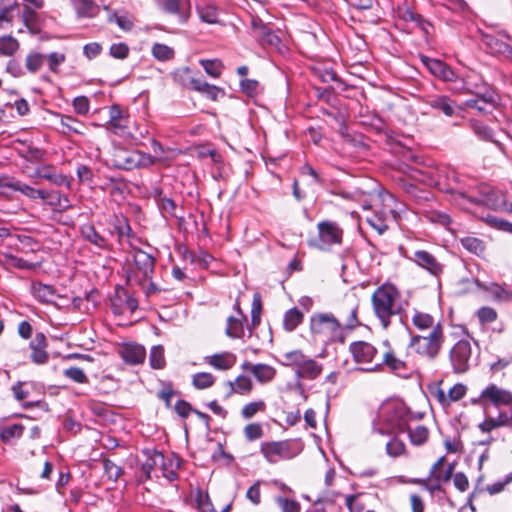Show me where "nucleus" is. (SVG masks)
<instances>
[{
	"mask_svg": "<svg viewBox=\"0 0 512 512\" xmlns=\"http://www.w3.org/2000/svg\"><path fill=\"white\" fill-rule=\"evenodd\" d=\"M371 302L374 315L385 330L391 325L392 318L401 315L404 310L401 304V292L391 283L379 286L373 292Z\"/></svg>",
	"mask_w": 512,
	"mask_h": 512,
	"instance_id": "obj_1",
	"label": "nucleus"
},
{
	"mask_svg": "<svg viewBox=\"0 0 512 512\" xmlns=\"http://www.w3.org/2000/svg\"><path fill=\"white\" fill-rule=\"evenodd\" d=\"M155 263L156 259L151 254L136 249L133 253V265L126 271L128 284L141 286L148 296L156 293L158 288L150 281L155 271Z\"/></svg>",
	"mask_w": 512,
	"mask_h": 512,
	"instance_id": "obj_2",
	"label": "nucleus"
},
{
	"mask_svg": "<svg viewBox=\"0 0 512 512\" xmlns=\"http://www.w3.org/2000/svg\"><path fill=\"white\" fill-rule=\"evenodd\" d=\"M310 332L324 343H344L346 339L340 320L332 313H314L310 318Z\"/></svg>",
	"mask_w": 512,
	"mask_h": 512,
	"instance_id": "obj_3",
	"label": "nucleus"
},
{
	"mask_svg": "<svg viewBox=\"0 0 512 512\" xmlns=\"http://www.w3.org/2000/svg\"><path fill=\"white\" fill-rule=\"evenodd\" d=\"M445 335L440 322L428 335H411L409 348L429 361L435 360L444 345Z\"/></svg>",
	"mask_w": 512,
	"mask_h": 512,
	"instance_id": "obj_4",
	"label": "nucleus"
},
{
	"mask_svg": "<svg viewBox=\"0 0 512 512\" xmlns=\"http://www.w3.org/2000/svg\"><path fill=\"white\" fill-rule=\"evenodd\" d=\"M157 161L155 156L138 150L130 151L124 148H114L111 153L110 163L113 167L122 170L148 168Z\"/></svg>",
	"mask_w": 512,
	"mask_h": 512,
	"instance_id": "obj_5",
	"label": "nucleus"
},
{
	"mask_svg": "<svg viewBox=\"0 0 512 512\" xmlns=\"http://www.w3.org/2000/svg\"><path fill=\"white\" fill-rule=\"evenodd\" d=\"M283 357L284 364L293 367L298 378L314 380L322 373V364L306 356L300 350L287 352Z\"/></svg>",
	"mask_w": 512,
	"mask_h": 512,
	"instance_id": "obj_6",
	"label": "nucleus"
},
{
	"mask_svg": "<svg viewBox=\"0 0 512 512\" xmlns=\"http://www.w3.org/2000/svg\"><path fill=\"white\" fill-rule=\"evenodd\" d=\"M421 62L429 70V72L436 78L444 81L453 83L452 90L454 92L465 94L469 93L470 90L465 87L464 80L460 78L455 71L445 62L439 59L430 58L425 55L420 56Z\"/></svg>",
	"mask_w": 512,
	"mask_h": 512,
	"instance_id": "obj_7",
	"label": "nucleus"
},
{
	"mask_svg": "<svg viewBox=\"0 0 512 512\" xmlns=\"http://www.w3.org/2000/svg\"><path fill=\"white\" fill-rule=\"evenodd\" d=\"M379 417L389 433L398 435L408 430L406 408L399 403H387L380 408Z\"/></svg>",
	"mask_w": 512,
	"mask_h": 512,
	"instance_id": "obj_8",
	"label": "nucleus"
},
{
	"mask_svg": "<svg viewBox=\"0 0 512 512\" xmlns=\"http://www.w3.org/2000/svg\"><path fill=\"white\" fill-rule=\"evenodd\" d=\"M318 237L311 245L321 251H330L332 245H341L343 230L336 222L321 221L317 224Z\"/></svg>",
	"mask_w": 512,
	"mask_h": 512,
	"instance_id": "obj_9",
	"label": "nucleus"
},
{
	"mask_svg": "<svg viewBox=\"0 0 512 512\" xmlns=\"http://www.w3.org/2000/svg\"><path fill=\"white\" fill-rule=\"evenodd\" d=\"M349 351L353 356V360L358 364H368L369 367L363 368L365 371H377L376 362L380 361L381 355L371 343L366 341L352 342Z\"/></svg>",
	"mask_w": 512,
	"mask_h": 512,
	"instance_id": "obj_10",
	"label": "nucleus"
},
{
	"mask_svg": "<svg viewBox=\"0 0 512 512\" xmlns=\"http://www.w3.org/2000/svg\"><path fill=\"white\" fill-rule=\"evenodd\" d=\"M472 355L471 343L468 340H459L454 344L449 352V360L456 374H462L468 371Z\"/></svg>",
	"mask_w": 512,
	"mask_h": 512,
	"instance_id": "obj_11",
	"label": "nucleus"
},
{
	"mask_svg": "<svg viewBox=\"0 0 512 512\" xmlns=\"http://www.w3.org/2000/svg\"><path fill=\"white\" fill-rule=\"evenodd\" d=\"M487 402L496 407L501 405L509 406L512 404V393L509 390L498 387L496 384H490L481 392L478 399L472 400V403H481L484 408Z\"/></svg>",
	"mask_w": 512,
	"mask_h": 512,
	"instance_id": "obj_12",
	"label": "nucleus"
},
{
	"mask_svg": "<svg viewBox=\"0 0 512 512\" xmlns=\"http://www.w3.org/2000/svg\"><path fill=\"white\" fill-rule=\"evenodd\" d=\"M383 344L387 346L388 349L381 354L380 361L376 362L378 370L385 365L390 372L398 376L407 377L410 374L411 369L406 361L396 356L395 352L390 349L388 341H385Z\"/></svg>",
	"mask_w": 512,
	"mask_h": 512,
	"instance_id": "obj_13",
	"label": "nucleus"
},
{
	"mask_svg": "<svg viewBox=\"0 0 512 512\" xmlns=\"http://www.w3.org/2000/svg\"><path fill=\"white\" fill-rule=\"evenodd\" d=\"M260 452L269 463H276L281 459L292 457L290 443L287 440L263 442L260 446Z\"/></svg>",
	"mask_w": 512,
	"mask_h": 512,
	"instance_id": "obj_14",
	"label": "nucleus"
},
{
	"mask_svg": "<svg viewBox=\"0 0 512 512\" xmlns=\"http://www.w3.org/2000/svg\"><path fill=\"white\" fill-rule=\"evenodd\" d=\"M358 314V303L355 299L346 300L338 308V319L342 326V332L344 330H353L360 325L357 317Z\"/></svg>",
	"mask_w": 512,
	"mask_h": 512,
	"instance_id": "obj_15",
	"label": "nucleus"
},
{
	"mask_svg": "<svg viewBox=\"0 0 512 512\" xmlns=\"http://www.w3.org/2000/svg\"><path fill=\"white\" fill-rule=\"evenodd\" d=\"M159 5L165 13L177 15L180 23L188 22L191 15L189 0H159Z\"/></svg>",
	"mask_w": 512,
	"mask_h": 512,
	"instance_id": "obj_16",
	"label": "nucleus"
},
{
	"mask_svg": "<svg viewBox=\"0 0 512 512\" xmlns=\"http://www.w3.org/2000/svg\"><path fill=\"white\" fill-rule=\"evenodd\" d=\"M414 262L421 268L427 270L431 275L439 276L443 273L444 265L434 255L425 250H418L414 253Z\"/></svg>",
	"mask_w": 512,
	"mask_h": 512,
	"instance_id": "obj_17",
	"label": "nucleus"
},
{
	"mask_svg": "<svg viewBox=\"0 0 512 512\" xmlns=\"http://www.w3.org/2000/svg\"><path fill=\"white\" fill-rule=\"evenodd\" d=\"M119 354L125 363L131 365L141 364L146 358V350L139 344H125Z\"/></svg>",
	"mask_w": 512,
	"mask_h": 512,
	"instance_id": "obj_18",
	"label": "nucleus"
},
{
	"mask_svg": "<svg viewBox=\"0 0 512 512\" xmlns=\"http://www.w3.org/2000/svg\"><path fill=\"white\" fill-rule=\"evenodd\" d=\"M242 368L251 372L260 383H268L272 381L276 375L275 368L268 364L244 362Z\"/></svg>",
	"mask_w": 512,
	"mask_h": 512,
	"instance_id": "obj_19",
	"label": "nucleus"
},
{
	"mask_svg": "<svg viewBox=\"0 0 512 512\" xmlns=\"http://www.w3.org/2000/svg\"><path fill=\"white\" fill-rule=\"evenodd\" d=\"M47 340L42 332L35 335L34 339L30 343L32 350L31 359L36 364H44L48 361L49 355L46 351Z\"/></svg>",
	"mask_w": 512,
	"mask_h": 512,
	"instance_id": "obj_20",
	"label": "nucleus"
},
{
	"mask_svg": "<svg viewBox=\"0 0 512 512\" xmlns=\"http://www.w3.org/2000/svg\"><path fill=\"white\" fill-rule=\"evenodd\" d=\"M144 453L146 454L147 459L141 465V472L144 479L147 480L151 478V473L155 467L166 465V458L162 452L157 450H146Z\"/></svg>",
	"mask_w": 512,
	"mask_h": 512,
	"instance_id": "obj_21",
	"label": "nucleus"
},
{
	"mask_svg": "<svg viewBox=\"0 0 512 512\" xmlns=\"http://www.w3.org/2000/svg\"><path fill=\"white\" fill-rule=\"evenodd\" d=\"M112 307L115 313H117L118 309H121L122 307L130 312H134L138 307V303L137 300L127 292V290L124 288H117L115 298L112 302Z\"/></svg>",
	"mask_w": 512,
	"mask_h": 512,
	"instance_id": "obj_22",
	"label": "nucleus"
},
{
	"mask_svg": "<svg viewBox=\"0 0 512 512\" xmlns=\"http://www.w3.org/2000/svg\"><path fill=\"white\" fill-rule=\"evenodd\" d=\"M34 176L41 179H46L57 186H69L68 178L62 174H57L52 165H45L35 170Z\"/></svg>",
	"mask_w": 512,
	"mask_h": 512,
	"instance_id": "obj_23",
	"label": "nucleus"
},
{
	"mask_svg": "<svg viewBox=\"0 0 512 512\" xmlns=\"http://www.w3.org/2000/svg\"><path fill=\"white\" fill-rule=\"evenodd\" d=\"M205 362L218 370H228L236 363V356L230 352L217 353L205 357Z\"/></svg>",
	"mask_w": 512,
	"mask_h": 512,
	"instance_id": "obj_24",
	"label": "nucleus"
},
{
	"mask_svg": "<svg viewBox=\"0 0 512 512\" xmlns=\"http://www.w3.org/2000/svg\"><path fill=\"white\" fill-rule=\"evenodd\" d=\"M456 195H457V197L467 199L472 204H476V205L485 204L495 210L501 208L502 206H505V211L507 213L512 214V203L507 204L504 200H502L501 203H498L497 201L492 200V198L494 196L493 192L486 193L485 199H483V200H479V199L467 196L464 192H460V191L456 192Z\"/></svg>",
	"mask_w": 512,
	"mask_h": 512,
	"instance_id": "obj_25",
	"label": "nucleus"
},
{
	"mask_svg": "<svg viewBox=\"0 0 512 512\" xmlns=\"http://www.w3.org/2000/svg\"><path fill=\"white\" fill-rule=\"evenodd\" d=\"M471 128H472L473 132L481 140L490 141V142L494 143L496 145V147L503 154H506L505 146L501 142L493 139V131H492V129L489 126L485 125L484 123H482L480 121H472L471 122Z\"/></svg>",
	"mask_w": 512,
	"mask_h": 512,
	"instance_id": "obj_26",
	"label": "nucleus"
},
{
	"mask_svg": "<svg viewBox=\"0 0 512 512\" xmlns=\"http://www.w3.org/2000/svg\"><path fill=\"white\" fill-rule=\"evenodd\" d=\"M81 236L100 249H107L108 242L101 236L92 224H84L80 228Z\"/></svg>",
	"mask_w": 512,
	"mask_h": 512,
	"instance_id": "obj_27",
	"label": "nucleus"
},
{
	"mask_svg": "<svg viewBox=\"0 0 512 512\" xmlns=\"http://www.w3.org/2000/svg\"><path fill=\"white\" fill-rule=\"evenodd\" d=\"M192 89L195 91L200 92L201 94L205 95L207 98L215 101L218 99V95L220 92H222V89L209 84L208 82L200 79V78H192L191 81Z\"/></svg>",
	"mask_w": 512,
	"mask_h": 512,
	"instance_id": "obj_28",
	"label": "nucleus"
},
{
	"mask_svg": "<svg viewBox=\"0 0 512 512\" xmlns=\"http://www.w3.org/2000/svg\"><path fill=\"white\" fill-rule=\"evenodd\" d=\"M503 426L511 427V419H508L505 412H500L497 418L487 417L478 427L482 432L489 433L493 429Z\"/></svg>",
	"mask_w": 512,
	"mask_h": 512,
	"instance_id": "obj_29",
	"label": "nucleus"
},
{
	"mask_svg": "<svg viewBox=\"0 0 512 512\" xmlns=\"http://www.w3.org/2000/svg\"><path fill=\"white\" fill-rule=\"evenodd\" d=\"M460 243L464 249H466L468 252L478 256L483 257L486 251V246L483 240L473 237V236H466L461 238Z\"/></svg>",
	"mask_w": 512,
	"mask_h": 512,
	"instance_id": "obj_30",
	"label": "nucleus"
},
{
	"mask_svg": "<svg viewBox=\"0 0 512 512\" xmlns=\"http://www.w3.org/2000/svg\"><path fill=\"white\" fill-rule=\"evenodd\" d=\"M304 315L296 307L287 310L283 317V328L287 332L294 331L303 322Z\"/></svg>",
	"mask_w": 512,
	"mask_h": 512,
	"instance_id": "obj_31",
	"label": "nucleus"
},
{
	"mask_svg": "<svg viewBox=\"0 0 512 512\" xmlns=\"http://www.w3.org/2000/svg\"><path fill=\"white\" fill-rule=\"evenodd\" d=\"M246 320V316H243V318L228 317L226 335L230 338H242L244 336V321Z\"/></svg>",
	"mask_w": 512,
	"mask_h": 512,
	"instance_id": "obj_32",
	"label": "nucleus"
},
{
	"mask_svg": "<svg viewBox=\"0 0 512 512\" xmlns=\"http://www.w3.org/2000/svg\"><path fill=\"white\" fill-rule=\"evenodd\" d=\"M32 291L34 296L41 302L50 303L53 301L55 296V289L51 285L43 283H34L32 285Z\"/></svg>",
	"mask_w": 512,
	"mask_h": 512,
	"instance_id": "obj_33",
	"label": "nucleus"
},
{
	"mask_svg": "<svg viewBox=\"0 0 512 512\" xmlns=\"http://www.w3.org/2000/svg\"><path fill=\"white\" fill-rule=\"evenodd\" d=\"M413 325L419 330L434 329L436 326L434 317L428 313L415 310L412 316Z\"/></svg>",
	"mask_w": 512,
	"mask_h": 512,
	"instance_id": "obj_34",
	"label": "nucleus"
},
{
	"mask_svg": "<svg viewBox=\"0 0 512 512\" xmlns=\"http://www.w3.org/2000/svg\"><path fill=\"white\" fill-rule=\"evenodd\" d=\"M25 430V426L19 423L8 425L0 430V438L3 442L8 443L13 439L20 438Z\"/></svg>",
	"mask_w": 512,
	"mask_h": 512,
	"instance_id": "obj_35",
	"label": "nucleus"
},
{
	"mask_svg": "<svg viewBox=\"0 0 512 512\" xmlns=\"http://www.w3.org/2000/svg\"><path fill=\"white\" fill-rule=\"evenodd\" d=\"M22 19L25 26L31 33L36 34L40 32L38 14L35 12V10L29 6H25L22 13Z\"/></svg>",
	"mask_w": 512,
	"mask_h": 512,
	"instance_id": "obj_36",
	"label": "nucleus"
},
{
	"mask_svg": "<svg viewBox=\"0 0 512 512\" xmlns=\"http://www.w3.org/2000/svg\"><path fill=\"white\" fill-rule=\"evenodd\" d=\"M386 453L392 458L406 455V445L397 437V435L394 434V436L386 444Z\"/></svg>",
	"mask_w": 512,
	"mask_h": 512,
	"instance_id": "obj_37",
	"label": "nucleus"
},
{
	"mask_svg": "<svg viewBox=\"0 0 512 512\" xmlns=\"http://www.w3.org/2000/svg\"><path fill=\"white\" fill-rule=\"evenodd\" d=\"M46 200L48 204L58 211H66L71 205L67 196L61 195L59 192H47Z\"/></svg>",
	"mask_w": 512,
	"mask_h": 512,
	"instance_id": "obj_38",
	"label": "nucleus"
},
{
	"mask_svg": "<svg viewBox=\"0 0 512 512\" xmlns=\"http://www.w3.org/2000/svg\"><path fill=\"white\" fill-rule=\"evenodd\" d=\"M256 36L263 44L270 46H277L280 43V38L264 23L259 24V32Z\"/></svg>",
	"mask_w": 512,
	"mask_h": 512,
	"instance_id": "obj_39",
	"label": "nucleus"
},
{
	"mask_svg": "<svg viewBox=\"0 0 512 512\" xmlns=\"http://www.w3.org/2000/svg\"><path fill=\"white\" fill-rule=\"evenodd\" d=\"M46 61V55L39 52H30L25 59V67L30 73H36Z\"/></svg>",
	"mask_w": 512,
	"mask_h": 512,
	"instance_id": "obj_40",
	"label": "nucleus"
},
{
	"mask_svg": "<svg viewBox=\"0 0 512 512\" xmlns=\"http://www.w3.org/2000/svg\"><path fill=\"white\" fill-rule=\"evenodd\" d=\"M432 108L442 111L446 116L454 114V107L451 100L447 96H437L429 101Z\"/></svg>",
	"mask_w": 512,
	"mask_h": 512,
	"instance_id": "obj_41",
	"label": "nucleus"
},
{
	"mask_svg": "<svg viewBox=\"0 0 512 512\" xmlns=\"http://www.w3.org/2000/svg\"><path fill=\"white\" fill-rule=\"evenodd\" d=\"M232 392L238 394H249L253 389V383L250 378L240 375L235 379V382H229Z\"/></svg>",
	"mask_w": 512,
	"mask_h": 512,
	"instance_id": "obj_42",
	"label": "nucleus"
},
{
	"mask_svg": "<svg viewBox=\"0 0 512 512\" xmlns=\"http://www.w3.org/2000/svg\"><path fill=\"white\" fill-rule=\"evenodd\" d=\"M19 42L11 36L0 38V55L13 56L19 49Z\"/></svg>",
	"mask_w": 512,
	"mask_h": 512,
	"instance_id": "obj_43",
	"label": "nucleus"
},
{
	"mask_svg": "<svg viewBox=\"0 0 512 512\" xmlns=\"http://www.w3.org/2000/svg\"><path fill=\"white\" fill-rule=\"evenodd\" d=\"M266 410V403L263 400L247 403L241 409V416L245 420L253 418L257 413L264 412Z\"/></svg>",
	"mask_w": 512,
	"mask_h": 512,
	"instance_id": "obj_44",
	"label": "nucleus"
},
{
	"mask_svg": "<svg viewBox=\"0 0 512 512\" xmlns=\"http://www.w3.org/2000/svg\"><path fill=\"white\" fill-rule=\"evenodd\" d=\"M407 431L409 433L410 441L413 445L420 446L423 445L428 440L429 431L423 425H419L414 429L408 428Z\"/></svg>",
	"mask_w": 512,
	"mask_h": 512,
	"instance_id": "obj_45",
	"label": "nucleus"
},
{
	"mask_svg": "<svg viewBox=\"0 0 512 512\" xmlns=\"http://www.w3.org/2000/svg\"><path fill=\"white\" fill-rule=\"evenodd\" d=\"M197 12L203 22L208 24L217 22L218 13L216 7L212 5L197 6Z\"/></svg>",
	"mask_w": 512,
	"mask_h": 512,
	"instance_id": "obj_46",
	"label": "nucleus"
},
{
	"mask_svg": "<svg viewBox=\"0 0 512 512\" xmlns=\"http://www.w3.org/2000/svg\"><path fill=\"white\" fill-rule=\"evenodd\" d=\"M201 66L204 68L205 72L214 77L218 78L221 75L223 64L219 59H206V60H200Z\"/></svg>",
	"mask_w": 512,
	"mask_h": 512,
	"instance_id": "obj_47",
	"label": "nucleus"
},
{
	"mask_svg": "<svg viewBox=\"0 0 512 512\" xmlns=\"http://www.w3.org/2000/svg\"><path fill=\"white\" fill-rule=\"evenodd\" d=\"M150 365L153 369H162L166 365L164 349L162 346H154L150 352Z\"/></svg>",
	"mask_w": 512,
	"mask_h": 512,
	"instance_id": "obj_48",
	"label": "nucleus"
},
{
	"mask_svg": "<svg viewBox=\"0 0 512 512\" xmlns=\"http://www.w3.org/2000/svg\"><path fill=\"white\" fill-rule=\"evenodd\" d=\"M60 124L64 129H66L69 132H74L77 134L83 133L84 124L72 116H61Z\"/></svg>",
	"mask_w": 512,
	"mask_h": 512,
	"instance_id": "obj_49",
	"label": "nucleus"
},
{
	"mask_svg": "<svg viewBox=\"0 0 512 512\" xmlns=\"http://www.w3.org/2000/svg\"><path fill=\"white\" fill-rule=\"evenodd\" d=\"M152 55L160 61H167L173 58L174 50L165 44L155 43L152 46Z\"/></svg>",
	"mask_w": 512,
	"mask_h": 512,
	"instance_id": "obj_50",
	"label": "nucleus"
},
{
	"mask_svg": "<svg viewBox=\"0 0 512 512\" xmlns=\"http://www.w3.org/2000/svg\"><path fill=\"white\" fill-rule=\"evenodd\" d=\"M193 385L197 389H206L215 382V377L211 373L201 372L193 376Z\"/></svg>",
	"mask_w": 512,
	"mask_h": 512,
	"instance_id": "obj_51",
	"label": "nucleus"
},
{
	"mask_svg": "<svg viewBox=\"0 0 512 512\" xmlns=\"http://www.w3.org/2000/svg\"><path fill=\"white\" fill-rule=\"evenodd\" d=\"M276 504L280 507L282 512H300L301 505L298 501L288 499L283 496L275 497Z\"/></svg>",
	"mask_w": 512,
	"mask_h": 512,
	"instance_id": "obj_52",
	"label": "nucleus"
},
{
	"mask_svg": "<svg viewBox=\"0 0 512 512\" xmlns=\"http://www.w3.org/2000/svg\"><path fill=\"white\" fill-rule=\"evenodd\" d=\"M18 192H21L26 197L35 200V199H42L46 200L47 197V191L35 189L27 184H24L20 181V184L18 186Z\"/></svg>",
	"mask_w": 512,
	"mask_h": 512,
	"instance_id": "obj_53",
	"label": "nucleus"
},
{
	"mask_svg": "<svg viewBox=\"0 0 512 512\" xmlns=\"http://www.w3.org/2000/svg\"><path fill=\"white\" fill-rule=\"evenodd\" d=\"M114 230L118 236L119 241H121V239L124 237L130 238L133 236L132 229L126 218H116L114 222Z\"/></svg>",
	"mask_w": 512,
	"mask_h": 512,
	"instance_id": "obj_54",
	"label": "nucleus"
},
{
	"mask_svg": "<svg viewBox=\"0 0 512 512\" xmlns=\"http://www.w3.org/2000/svg\"><path fill=\"white\" fill-rule=\"evenodd\" d=\"M247 441H255L263 437V428L260 423H249L243 429Z\"/></svg>",
	"mask_w": 512,
	"mask_h": 512,
	"instance_id": "obj_55",
	"label": "nucleus"
},
{
	"mask_svg": "<svg viewBox=\"0 0 512 512\" xmlns=\"http://www.w3.org/2000/svg\"><path fill=\"white\" fill-rule=\"evenodd\" d=\"M102 463L104 472L107 477L112 481H117V479L123 473L122 468L108 458L103 459Z\"/></svg>",
	"mask_w": 512,
	"mask_h": 512,
	"instance_id": "obj_56",
	"label": "nucleus"
},
{
	"mask_svg": "<svg viewBox=\"0 0 512 512\" xmlns=\"http://www.w3.org/2000/svg\"><path fill=\"white\" fill-rule=\"evenodd\" d=\"M405 19L413 21L417 24V26L426 34L428 35L430 33V29L432 28V24L423 18L422 15L407 11L405 14Z\"/></svg>",
	"mask_w": 512,
	"mask_h": 512,
	"instance_id": "obj_57",
	"label": "nucleus"
},
{
	"mask_svg": "<svg viewBox=\"0 0 512 512\" xmlns=\"http://www.w3.org/2000/svg\"><path fill=\"white\" fill-rule=\"evenodd\" d=\"M476 99H480L485 106L494 108L497 103L498 96L494 90L487 88L483 92H477Z\"/></svg>",
	"mask_w": 512,
	"mask_h": 512,
	"instance_id": "obj_58",
	"label": "nucleus"
},
{
	"mask_svg": "<svg viewBox=\"0 0 512 512\" xmlns=\"http://www.w3.org/2000/svg\"><path fill=\"white\" fill-rule=\"evenodd\" d=\"M65 377L73 380L76 383H87L88 377L84 373V371L79 367H70L63 371Z\"/></svg>",
	"mask_w": 512,
	"mask_h": 512,
	"instance_id": "obj_59",
	"label": "nucleus"
},
{
	"mask_svg": "<svg viewBox=\"0 0 512 512\" xmlns=\"http://www.w3.org/2000/svg\"><path fill=\"white\" fill-rule=\"evenodd\" d=\"M486 223L492 228H495L497 230L504 231L507 233L510 232V229L512 226L511 222H509L505 219H502V218H498L496 216H488L486 218Z\"/></svg>",
	"mask_w": 512,
	"mask_h": 512,
	"instance_id": "obj_60",
	"label": "nucleus"
},
{
	"mask_svg": "<svg viewBox=\"0 0 512 512\" xmlns=\"http://www.w3.org/2000/svg\"><path fill=\"white\" fill-rule=\"evenodd\" d=\"M477 316L480 323L486 324L494 322L497 319V312L494 308L484 306L478 310Z\"/></svg>",
	"mask_w": 512,
	"mask_h": 512,
	"instance_id": "obj_61",
	"label": "nucleus"
},
{
	"mask_svg": "<svg viewBox=\"0 0 512 512\" xmlns=\"http://www.w3.org/2000/svg\"><path fill=\"white\" fill-rule=\"evenodd\" d=\"M129 47L126 43H114L110 47V55L116 59H125L129 55Z\"/></svg>",
	"mask_w": 512,
	"mask_h": 512,
	"instance_id": "obj_62",
	"label": "nucleus"
},
{
	"mask_svg": "<svg viewBox=\"0 0 512 512\" xmlns=\"http://www.w3.org/2000/svg\"><path fill=\"white\" fill-rule=\"evenodd\" d=\"M241 91L252 97L258 93L259 82L254 79H243L240 82Z\"/></svg>",
	"mask_w": 512,
	"mask_h": 512,
	"instance_id": "obj_63",
	"label": "nucleus"
},
{
	"mask_svg": "<svg viewBox=\"0 0 512 512\" xmlns=\"http://www.w3.org/2000/svg\"><path fill=\"white\" fill-rule=\"evenodd\" d=\"M66 57L62 53L53 52L49 55H46V60L48 61L49 69L57 73L59 65L65 61Z\"/></svg>",
	"mask_w": 512,
	"mask_h": 512,
	"instance_id": "obj_64",
	"label": "nucleus"
}]
</instances>
